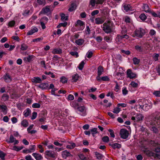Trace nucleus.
Returning a JSON list of instances; mask_svg holds the SVG:
<instances>
[{
  "label": "nucleus",
  "instance_id": "f257e3e1",
  "mask_svg": "<svg viewBox=\"0 0 160 160\" xmlns=\"http://www.w3.org/2000/svg\"><path fill=\"white\" fill-rule=\"evenodd\" d=\"M102 26V30L106 33H110L114 30L113 27L110 21H108L107 23H104Z\"/></svg>",
  "mask_w": 160,
  "mask_h": 160
},
{
  "label": "nucleus",
  "instance_id": "f03ea898",
  "mask_svg": "<svg viewBox=\"0 0 160 160\" xmlns=\"http://www.w3.org/2000/svg\"><path fill=\"white\" fill-rule=\"evenodd\" d=\"M45 157L46 158H56L57 157V153L52 150H47L44 152Z\"/></svg>",
  "mask_w": 160,
  "mask_h": 160
},
{
  "label": "nucleus",
  "instance_id": "7ed1b4c3",
  "mask_svg": "<svg viewBox=\"0 0 160 160\" xmlns=\"http://www.w3.org/2000/svg\"><path fill=\"white\" fill-rule=\"evenodd\" d=\"M144 116L140 113H134L131 118V119L134 122H139L142 121Z\"/></svg>",
  "mask_w": 160,
  "mask_h": 160
},
{
  "label": "nucleus",
  "instance_id": "20e7f679",
  "mask_svg": "<svg viewBox=\"0 0 160 160\" xmlns=\"http://www.w3.org/2000/svg\"><path fill=\"white\" fill-rule=\"evenodd\" d=\"M145 31L144 29L142 28H139L137 29L134 32V34L132 36L135 37L136 36L139 38H142L145 34Z\"/></svg>",
  "mask_w": 160,
  "mask_h": 160
},
{
  "label": "nucleus",
  "instance_id": "39448f33",
  "mask_svg": "<svg viewBox=\"0 0 160 160\" xmlns=\"http://www.w3.org/2000/svg\"><path fill=\"white\" fill-rule=\"evenodd\" d=\"M151 125H155L156 127L160 128V116H157L153 119L150 122Z\"/></svg>",
  "mask_w": 160,
  "mask_h": 160
},
{
  "label": "nucleus",
  "instance_id": "423d86ee",
  "mask_svg": "<svg viewBox=\"0 0 160 160\" xmlns=\"http://www.w3.org/2000/svg\"><path fill=\"white\" fill-rule=\"evenodd\" d=\"M155 152L156 153H154L152 152H149L148 154L149 156H155L158 158L160 159V146H158L155 149Z\"/></svg>",
  "mask_w": 160,
  "mask_h": 160
},
{
  "label": "nucleus",
  "instance_id": "0eeeda50",
  "mask_svg": "<svg viewBox=\"0 0 160 160\" xmlns=\"http://www.w3.org/2000/svg\"><path fill=\"white\" fill-rule=\"evenodd\" d=\"M128 132L126 129H122L120 131V135L122 138L126 139L128 136Z\"/></svg>",
  "mask_w": 160,
  "mask_h": 160
},
{
  "label": "nucleus",
  "instance_id": "6e6552de",
  "mask_svg": "<svg viewBox=\"0 0 160 160\" xmlns=\"http://www.w3.org/2000/svg\"><path fill=\"white\" fill-rule=\"evenodd\" d=\"M85 26L84 22L82 21L79 20L77 21L75 24V26L76 27L78 28V27H80L79 29L80 30H83L85 27Z\"/></svg>",
  "mask_w": 160,
  "mask_h": 160
},
{
  "label": "nucleus",
  "instance_id": "1a4fd4ad",
  "mask_svg": "<svg viewBox=\"0 0 160 160\" xmlns=\"http://www.w3.org/2000/svg\"><path fill=\"white\" fill-rule=\"evenodd\" d=\"M127 32L125 28L122 31L121 33L122 35H118L117 36V39L118 40V41L120 40V39H122L123 38L128 39L129 38V36L127 34H124V33H126Z\"/></svg>",
  "mask_w": 160,
  "mask_h": 160
},
{
  "label": "nucleus",
  "instance_id": "9d476101",
  "mask_svg": "<svg viewBox=\"0 0 160 160\" xmlns=\"http://www.w3.org/2000/svg\"><path fill=\"white\" fill-rule=\"evenodd\" d=\"M3 78L4 81L6 82H10L12 81L11 77L9 73H6L3 76Z\"/></svg>",
  "mask_w": 160,
  "mask_h": 160
},
{
  "label": "nucleus",
  "instance_id": "9b49d317",
  "mask_svg": "<svg viewBox=\"0 0 160 160\" xmlns=\"http://www.w3.org/2000/svg\"><path fill=\"white\" fill-rule=\"evenodd\" d=\"M51 6H47L43 8L40 13L45 14L50 12L51 11Z\"/></svg>",
  "mask_w": 160,
  "mask_h": 160
},
{
  "label": "nucleus",
  "instance_id": "f8f14e48",
  "mask_svg": "<svg viewBox=\"0 0 160 160\" xmlns=\"http://www.w3.org/2000/svg\"><path fill=\"white\" fill-rule=\"evenodd\" d=\"M127 77L129 78H133L136 77V75L135 73L132 72V70L130 69H128L127 71Z\"/></svg>",
  "mask_w": 160,
  "mask_h": 160
},
{
  "label": "nucleus",
  "instance_id": "ddd939ff",
  "mask_svg": "<svg viewBox=\"0 0 160 160\" xmlns=\"http://www.w3.org/2000/svg\"><path fill=\"white\" fill-rule=\"evenodd\" d=\"M52 52L53 54H61L62 53V49L60 48H55L52 49Z\"/></svg>",
  "mask_w": 160,
  "mask_h": 160
},
{
  "label": "nucleus",
  "instance_id": "4468645a",
  "mask_svg": "<svg viewBox=\"0 0 160 160\" xmlns=\"http://www.w3.org/2000/svg\"><path fill=\"white\" fill-rule=\"evenodd\" d=\"M32 81L35 83H41L42 80L39 77H34L32 79Z\"/></svg>",
  "mask_w": 160,
  "mask_h": 160
},
{
  "label": "nucleus",
  "instance_id": "2eb2a0df",
  "mask_svg": "<svg viewBox=\"0 0 160 160\" xmlns=\"http://www.w3.org/2000/svg\"><path fill=\"white\" fill-rule=\"evenodd\" d=\"M32 155L36 160H41L43 159V157L41 154L37 153H33Z\"/></svg>",
  "mask_w": 160,
  "mask_h": 160
},
{
  "label": "nucleus",
  "instance_id": "dca6fc26",
  "mask_svg": "<svg viewBox=\"0 0 160 160\" xmlns=\"http://www.w3.org/2000/svg\"><path fill=\"white\" fill-rule=\"evenodd\" d=\"M95 23L97 24H100L103 23L104 22V19L102 18H97L95 19Z\"/></svg>",
  "mask_w": 160,
  "mask_h": 160
},
{
  "label": "nucleus",
  "instance_id": "f3484780",
  "mask_svg": "<svg viewBox=\"0 0 160 160\" xmlns=\"http://www.w3.org/2000/svg\"><path fill=\"white\" fill-rule=\"evenodd\" d=\"M142 9L143 10L146 12H150L151 10L149 8L148 5L146 4H143V6L142 7Z\"/></svg>",
  "mask_w": 160,
  "mask_h": 160
},
{
  "label": "nucleus",
  "instance_id": "a211bd4d",
  "mask_svg": "<svg viewBox=\"0 0 160 160\" xmlns=\"http://www.w3.org/2000/svg\"><path fill=\"white\" fill-rule=\"evenodd\" d=\"M109 145L111 146L113 149L120 148L121 147V145L118 143H115L113 144L109 143Z\"/></svg>",
  "mask_w": 160,
  "mask_h": 160
},
{
  "label": "nucleus",
  "instance_id": "6ab92c4d",
  "mask_svg": "<svg viewBox=\"0 0 160 160\" xmlns=\"http://www.w3.org/2000/svg\"><path fill=\"white\" fill-rule=\"evenodd\" d=\"M38 29L36 27L34 28L33 29H31L30 31L28 32L27 35H31L35 32H38Z\"/></svg>",
  "mask_w": 160,
  "mask_h": 160
},
{
  "label": "nucleus",
  "instance_id": "aec40b11",
  "mask_svg": "<svg viewBox=\"0 0 160 160\" xmlns=\"http://www.w3.org/2000/svg\"><path fill=\"white\" fill-rule=\"evenodd\" d=\"M62 155L63 158H66L67 157L70 156L71 154L68 151L65 150L62 152Z\"/></svg>",
  "mask_w": 160,
  "mask_h": 160
},
{
  "label": "nucleus",
  "instance_id": "412c9836",
  "mask_svg": "<svg viewBox=\"0 0 160 160\" xmlns=\"http://www.w3.org/2000/svg\"><path fill=\"white\" fill-rule=\"evenodd\" d=\"M80 77L76 73L72 76V81L73 82H76L79 79Z\"/></svg>",
  "mask_w": 160,
  "mask_h": 160
},
{
  "label": "nucleus",
  "instance_id": "4be33fe9",
  "mask_svg": "<svg viewBox=\"0 0 160 160\" xmlns=\"http://www.w3.org/2000/svg\"><path fill=\"white\" fill-rule=\"evenodd\" d=\"M35 145H32L30 146L29 149H28V153H31L35 151Z\"/></svg>",
  "mask_w": 160,
  "mask_h": 160
},
{
  "label": "nucleus",
  "instance_id": "5701e85b",
  "mask_svg": "<svg viewBox=\"0 0 160 160\" xmlns=\"http://www.w3.org/2000/svg\"><path fill=\"white\" fill-rule=\"evenodd\" d=\"M123 8L124 10L126 12L131 10V6L129 4H125L123 5Z\"/></svg>",
  "mask_w": 160,
  "mask_h": 160
},
{
  "label": "nucleus",
  "instance_id": "b1692460",
  "mask_svg": "<svg viewBox=\"0 0 160 160\" xmlns=\"http://www.w3.org/2000/svg\"><path fill=\"white\" fill-rule=\"evenodd\" d=\"M48 86V84L47 83H44L40 84L38 86V87L42 89H46Z\"/></svg>",
  "mask_w": 160,
  "mask_h": 160
},
{
  "label": "nucleus",
  "instance_id": "393cba45",
  "mask_svg": "<svg viewBox=\"0 0 160 160\" xmlns=\"http://www.w3.org/2000/svg\"><path fill=\"white\" fill-rule=\"evenodd\" d=\"M84 41L82 39H79L75 41L76 43L78 45L81 46L84 42Z\"/></svg>",
  "mask_w": 160,
  "mask_h": 160
},
{
  "label": "nucleus",
  "instance_id": "a878e982",
  "mask_svg": "<svg viewBox=\"0 0 160 160\" xmlns=\"http://www.w3.org/2000/svg\"><path fill=\"white\" fill-rule=\"evenodd\" d=\"M21 124L23 127H26L28 126L29 123L26 119H24L21 122Z\"/></svg>",
  "mask_w": 160,
  "mask_h": 160
},
{
  "label": "nucleus",
  "instance_id": "bb28decb",
  "mask_svg": "<svg viewBox=\"0 0 160 160\" xmlns=\"http://www.w3.org/2000/svg\"><path fill=\"white\" fill-rule=\"evenodd\" d=\"M135 49L139 52H142L143 51V48L142 47L138 45H136L135 46Z\"/></svg>",
  "mask_w": 160,
  "mask_h": 160
},
{
  "label": "nucleus",
  "instance_id": "cd10ccee",
  "mask_svg": "<svg viewBox=\"0 0 160 160\" xmlns=\"http://www.w3.org/2000/svg\"><path fill=\"white\" fill-rule=\"evenodd\" d=\"M103 72V67L101 66L98 67V74L99 76H101Z\"/></svg>",
  "mask_w": 160,
  "mask_h": 160
},
{
  "label": "nucleus",
  "instance_id": "c85d7f7f",
  "mask_svg": "<svg viewBox=\"0 0 160 160\" xmlns=\"http://www.w3.org/2000/svg\"><path fill=\"white\" fill-rule=\"evenodd\" d=\"M9 96L7 94H4L2 97V100L4 101H7L8 99Z\"/></svg>",
  "mask_w": 160,
  "mask_h": 160
},
{
  "label": "nucleus",
  "instance_id": "c756f323",
  "mask_svg": "<svg viewBox=\"0 0 160 160\" xmlns=\"http://www.w3.org/2000/svg\"><path fill=\"white\" fill-rule=\"evenodd\" d=\"M31 112L30 109L28 108L23 112L24 115L25 117H27L30 114Z\"/></svg>",
  "mask_w": 160,
  "mask_h": 160
},
{
  "label": "nucleus",
  "instance_id": "7c9ffc66",
  "mask_svg": "<svg viewBox=\"0 0 160 160\" xmlns=\"http://www.w3.org/2000/svg\"><path fill=\"white\" fill-rule=\"evenodd\" d=\"M33 58V56L32 55H29L27 57H25L24 59L23 60L25 62H30L32 59Z\"/></svg>",
  "mask_w": 160,
  "mask_h": 160
},
{
  "label": "nucleus",
  "instance_id": "2f4dec72",
  "mask_svg": "<svg viewBox=\"0 0 160 160\" xmlns=\"http://www.w3.org/2000/svg\"><path fill=\"white\" fill-rule=\"evenodd\" d=\"M61 19L62 21H67L68 20V16H65L64 13H62L60 14Z\"/></svg>",
  "mask_w": 160,
  "mask_h": 160
},
{
  "label": "nucleus",
  "instance_id": "473e14b6",
  "mask_svg": "<svg viewBox=\"0 0 160 160\" xmlns=\"http://www.w3.org/2000/svg\"><path fill=\"white\" fill-rule=\"evenodd\" d=\"M7 154L4 153L2 151L0 150V158L2 160H5V157L6 155Z\"/></svg>",
  "mask_w": 160,
  "mask_h": 160
},
{
  "label": "nucleus",
  "instance_id": "72a5a7b5",
  "mask_svg": "<svg viewBox=\"0 0 160 160\" xmlns=\"http://www.w3.org/2000/svg\"><path fill=\"white\" fill-rule=\"evenodd\" d=\"M132 61L133 63L135 65H138L140 62V59L137 58H134L132 59Z\"/></svg>",
  "mask_w": 160,
  "mask_h": 160
},
{
  "label": "nucleus",
  "instance_id": "f704fd0d",
  "mask_svg": "<svg viewBox=\"0 0 160 160\" xmlns=\"http://www.w3.org/2000/svg\"><path fill=\"white\" fill-rule=\"evenodd\" d=\"M104 39L107 42H110L112 41V38L111 37L107 36L104 37Z\"/></svg>",
  "mask_w": 160,
  "mask_h": 160
},
{
  "label": "nucleus",
  "instance_id": "c9c22d12",
  "mask_svg": "<svg viewBox=\"0 0 160 160\" xmlns=\"http://www.w3.org/2000/svg\"><path fill=\"white\" fill-rule=\"evenodd\" d=\"M76 8V5L74 3H72L71 4V7L69 8L68 11L69 12H72L75 10Z\"/></svg>",
  "mask_w": 160,
  "mask_h": 160
},
{
  "label": "nucleus",
  "instance_id": "e433bc0d",
  "mask_svg": "<svg viewBox=\"0 0 160 160\" xmlns=\"http://www.w3.org/2000/svg\"><path fill=\"white\" fill-rule=\"evenodd\" d=\"M96 157L98 160H103V156L102 155L99 153L96 154Z\"/></svg>",
  "mask_w": 160,
  "mask_h": 160
},
{
  "label": "nucleus",
  "instance_id": "4c0bfd02",
  "mask_svg": "<svg viewBox=\"0 0 160 160\" xmlns=\"http://www.w3.org/2000/svg\"><path fill=\"white\" fill-rule=\"evenodd\" d=\"M28 46L26 44L23 43L21 45V49L22 51H25L27 49Z\"/></svg>",
  "mask_w": 160,
  "mask_h": 160
},
{
  "label": "nucleus",
  "instance_id": "58836bf2",
  "mask_svg": "<svg viewBox=\"0 0 160 160\" xmlns=\"http://www.w3.org/2000/svg\"><path fill=\"white\" fill-rule=\"evenodd\" d=\"M139 18L142 21H145L147 18L146 16L144 13L141 14L139 16Z\"/></svg>",
  "mask_w": 160,
  "mask_h": 160
},
{
  "label": "nucleus",
  "instance_id": "ea45409f",
  "mask_svg": "<svg viewBox=\"0 0 160 160\" xmlns=\"http://www.w3.org/2000/svg\"><path fill=\"white\" fill-rule=\"evenodd\" d=\"M67 79L64 76H62L60 78V81L63 83H67Z\"/></svg>",
  "mask_w": 160,
  "mask_h": 160
},
{
  "label": "nucleus",
  "instance_id": "a19ab883",
  "mask_svg": "<svg viewBox=\"0 0 160 160\" xmlns=\"http://www.w3.org/2000/svg\"><path fill=\"white\" fill-rule=\"evenodd\" d=\"M7 109V107L6 105H0V109L2 110L3 112H5Z\"/></svg>",
  "mask_w": 160,
  "mask_h": 160
},
{
  "label": "nucleus",
  "instance_id": "79ce46f5",
  "mask_svg": "<svg viewBox=\"0 0 160 160\" xmlns=\"http://www.w3.org/2000/svg\"><path fill=\"white\" fill-rule=\"evenodd\" d=\"M9 139L10 140L8 142V143H13L16 139V138L14 137L12 135H11L10 136Z\"/></svg>",
  "mask_w": 160,
  "mask_h": 160
},
{
  "label": "nucleus",
  "instance_id": "37998d69",
  "mask_svg": "<svg viewBox=\"0 0 160 160\" xmlns=\"http://www.w3.org/2000/svg\"><path fill=\"white\" fill-rule=\"evenodd\" d=\"M48 19L47 17H44L41 18L40 21L46 23L48 22Z\"/></svg>",
  "mask_w": 160,
  "mask_h": 160
},
{
  "label": "nucleus",
  "instance_id": "c03bdc74",
  "mask_svg": "<svg viewBox=\"0 0 160 160\" xmlns=\"http://www.w3.org/2000/svg\"><path fill=\"white\" fill-rule=\"evenodd\" d=\"M15 24V22L14 20H12L9 22L8 26L9 27H13Z\"/></svg>",
  "mask_w": 160,
  "mask_h": 160
},
{
  "label": "nucleus",
  "instance_id": "a18cd8bd",
  "mask_svg": "<svg viewBox=\"0 0 160 160\" xmlns=\"http://www.w3.org/2000/svg\"><path fill=\"white\" fill-rule=\"evenodd\" d=\"M97 129L96 128H94L91 130L92 134L93 137L94 136V135L98 133L97 131Z\"/></svg>",
  "mask_w": 160,
  "mask_h": 160
},
{
  "label": "nucleus",
  "instance_id": "49530a36",
  "mask_svg": "<svg viewBox=\"0 0 160 160\" xmlns=\"http://www.w3.org/2000/svg\"><path fill=\"white\" fill-rule=\"evenodd\" d=\"M84 64L85 63L83 61H82V62L79 64L78 67L79 69L80 70H82L83 68Z\"/></svg>",
  "mask_w": 160,
  "mask_h": 160
},
{
  "label": "nucleus",
  "instance_id": "de8ad7c7",
  "mask_svg": "<svg viewBox=\"0 0 160 160\" xmlns=\"http://www.w3.org/2000/svg\"><path fill=\"white\" fill-rule=\"evenodd\" d=\"M37 2L39 5H44L46 4L45 0H37Z\"/></svg>",
  "mask_w": 160,
  "mask_h": 160
},
{
  "label": "nucleus",
  "instance_id": "09e8293b",
  "mask_svg": "<svg viewBox=\"0 0 160 160\" xmlns=\"http://www.w3.org/2000/svg\"><path fill=\"white\" fill-rule=\"evenodd\" d=\"M32 106L34 108H39L40 107L41 105L38 103H35L32 104Z\"/></svg>",
  "mask_w": 160,
  "mask_h": 160
},
{
  "label": "nucleus",
  "instance_id": "8fccbe9b",
  "mask_svg": "<svg viewBox=\"0 0 160 160\" xmlns=\"http://www.w3.org/2000/svg\"><path fill=\"white\" fill-rule=\"evenodd\" d=\"M92 52L91 51H89L87 53V57L88 58H90L92 57Z\"/></svg>",
  "mask_w": 160,
  "mask_h": 160
},
{
  "label": "nucleus",
  "instance_id": "3c124183",
  "mask_svg": "<svg viewBox=\"0 0 160 160\" xmlns=\"http://www.w3.org/2000/svg\"><path fill=\"white\" fill-rule=\"evenodd\" d=\"M153 95L157 97H160V91H156L154 92L153 93Z\"/></svg>",
  "mask_w": 160,
  "mask_h": 160
},
{
  "label": "nucleus",
  "instance_id": "603ef678",
  "mask_svg": "<svg viewBox=\"0 0 160 160\" xmlns=\"http://www.w3.org/2000/svg\"><path fill=\"white\" fill-rule=\"evenodd\" d=\"M79 158L82 160H87L86 157L82 154H80L78 155Z\"/></svg>",
  "mask_w": 160,
  "mask_h": 160
},
{
  "label": "nucleus",
  "instance_id": "864d4df0",
  "mask_svg": "<svg viewBox=\"0 0 160 160\" xmlns=\"http://www.w3.org/2000/svg\"><path fill=\"white\" fill-rule=\"evenodd\" d=\"M154 17H158V13H156L153 11L151 10L150 12H149Z\"/></svg>",
  "mask_w": 160,
  "mask_h": 160
},
{
  "label": "nucleus",
  "instance_id": "5fc2aeb1",
  "mask_svg": "<svg viewBox=\"0 0 160 160\" xmlns=\"http://www.w3.org/2000/svg\"><path fill=\"white\" fill-rule=\"evenodd\" d=\"M70 54H71L72 56H75L76 58L78 57L79 56L78 53L77 52H70Z\"/></svg>",
  "mask_w": 160,
  "mask_h": 160
},
{
  "label": "nucleus",
  "instance_id": "6e6d98bb",
  "mask_svg": "<svg viewBox=\"0 0 160 160\" xmlns=\"http://www.w3.org/2000/svg\"><path fill=\"white\" fill-rule=\"evenodd\" d=\"M44 73L46 75H50V76L52 78H54L55 77V76L53 73L50 72H45Z\"/></svg>",
  "mask_w": 160,
  "mask_h": 160
},
{
  "label": "nucleus",
  "instance_id": "4d7b16f0",
  "mask_svg": "<svg viewBox=\"0 0 160 160\" xmlns=\"http://www.w3.org/2000/svg\"><path fill=\"white\" fill-rule=\"evenodd\" d=\"M102 140L104 142H108L109 141V138L108 136H104L102 138Z\"/></svg>",
  "mask_w": 160,
  "mask_h": 160
},
{
  "label": "nucleus",
  "instance_id": "13d9d810",
  "mask_svg": "<svg viewBox=\"0 0 160 160\" xmlns=\"http://www.w3.org/2000/svg\"><path fill=\"white\" fill-rule=\"evenodd\" d=\"M120 111V109L118 107L115 108L114 109L113 112L115 113H118Z\"/></svg>",
  "mask_w": 160,
  "mask_h": 160
},
{
  "label": "nucleus",
  "instance_id": "bf43d9fd",
  "mask_svg": "<svg viewBox=\"0 0 160 160\" xmlns=\"http://www.w3.org/2000/svg\"><path fill=\"white\" fill-rule=\"evenodd\" d=\"M118 107H121L122 108L126 107L127 106V104L124 103H119L117 105Z\"/></svg>",
  "mask_w": 160,
  "mask_h": 160
},
{
  "label": "nucleus",
  "instance_id": "052dcab7",
  "mask_svg": "<svg viewBox=\"0 0 160 160\" xmlns=\"http://www.w3.org/2000/svg\"><path fill=\"white\" fill-rule=\"evenodd\" d=\"M90 4L92 7L95 6V4H96V0H90Z\"/></svg>",
  "mask_w": 160,
  "mask_h": 160
},
{
  "label": "nucleus",
  "instance_id": "680f3d73",
  "mask_svg": "<svg viewBox=\"0 0 160 160\" xmlns=\"http://www.w3.org/2000/svg\"><path fill=\"white\" fill-rule=\"evenodd\" d=\"M151 130L152 131L154 132L157 133L158 132V129L155 127H152L151 129Z\"/></svg>",
  "mask_w": 160,
  "mask_h": 160
},
{
  "label": "nucleus",
  "instance_id": "e2e57ef3",
  "mask_svg": "<svg viewBox=\"0 0 160 160\" xmlns=\"http://www.w3.org/2000/svg\"><path fill=\"white\" fill-rule=\"evenodd\" d=\"M99 12V11L98 10H95L92 12L91 13V15L93 16L97 14Z\"/></svg>",
  "mask_w": 160,
  "mask_h": 160
},
{
  "label": "nucleus",
  "instance_id": "0e129e2a",
  "mask_svg": "<svg viewBox=\"0 0 160 160\" xmlns=\"http://www.w3.org/2000/svg\"><path fill=\"white\" fill-rule=\"evenodd\" d=\"M128 91L126 87H124L122 90V94L124 95H126L128 93Z\"/></svg>",
  "mask_w": 160,
  "mask_h": 160
},
{
  "label": "nucleus",
  "instance_id": "69168bd1",
  "mask_svg": "<svg viewBox=\"0 0 160 160\" xmlns=\"http://www.w3.org/2000/svg\"><path fill=\"white\" fill-rule=\"evenodd\" d=\"M67 98L69 100H72L74 99V97L72 94H69Z\"/></svg>",
  "mask_w": 160,
  "mask_h": 160
},
{
  "label": "nucleus",
  "instance_id": "338daca9",
  "mask_svg": "<svg viewBox=\"0 0 160 160\" xmlns=\"http://www.w3.org/2000/svg\"><path fill=\"white\" fill-rule=\"evenodd\" d=\"M130 85L134 88L137 87L138 86V84L133 81L131 82Z\"/></svg>",
  "mask_w": 160,
  "mask_h": 160
},
{
  "label": "nucleus",
  "instance_id": "774afa93",
  "mask_svg": "<svg viewBox=\"0 0 160 160\" xmlns=\"http://www.w3.org/2000/svg\"><path fill=\"white\" fill-rule=\"evenodd\" d=\"M25 159L26 160H34L32 158L31 155H28L25 157Z\"/></svg>",
  "mask_w": 160,
  "mask_h": 160
}]
</instances>
